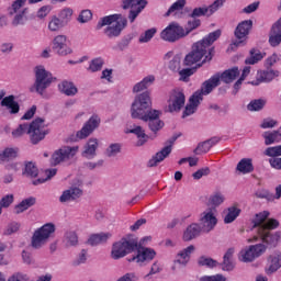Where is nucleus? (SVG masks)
Wrapping results in <instances>:
<instances>
[{
    "instance_id": "nucleus-1",
    "label": "nucleus",
    "mask_w": 281,
    "mask_h": 281,
    "mask_svg": "<svg viewBox=\"0 0 281 281\" xmlns=\"http://www.w3.org/2000/svg\"><path fill=\"white\" fill-rule=\"evenodd\" d=\"M153 106V100L150 99V92L144 91L137 94L131 106V115L134 120H143L147 122L149 131L151 133H159L164 128V122L159 120L161 112L159 110H149L147 109Z\"/></svg>"
},
{
    "instance_id": "nucleus-2",
    "label": "nucleus",
    "mask_w": 281,
    "mask_h": 281,
    "mask_svg": "<svg viewBox=\"0 0 281 281\" xmlns=\"http://www.w3.org/2000/svg\"><path fill=\"white\" fill-rule=\"evenodd\" d=\"M218 38H221V32L217 30L210 33L202 41L193 44L192 52L184 57V65L187 67H192V65H196V63L201 60L203 63H210V60H212V49H210V45L215 41H218Z\"/></svg>"
},
{
    "instance_id": "nucleus-3",
    "label": "nucleus",
    "mask_w": 281,
    "mask_h": 281,
    "mask_svg": "<svg viewBox=\"0 0 281 281\" xmlns=\"http://www.w3.org/2000/svg\"><path fill=\"white\" fill-rule=\"evenodd\" d=\"M218 38H221V32L217 30L210 33L202 41L193 44L192 52L184 57V65L187 67H192V65H196V63L201 60L203 63H210V60H212V49H210V45L215 41H218Z\"/></svg>"
},
{
    "instance_id": "nucleus-4",
    "label": "nucleus",
    "mask_w": 281,
    "mask_h": 281,
    "mask_svg": "<svg viewBox=\"0 0 281 281\" xmlns=\"http://www.w3.org/2000/svg\"><path fill=\"white\" fill-rule=\"evenodd\" d=\"M218 85H221V74H216L209 80L204 81L201 89L195 91L189 99V103L183 111L182 117H188L193 115V113H196L199 104L203 102V97L210 95V93H212V91H214Z\"/></svg>"
},
{
    "instance_id": "nucleus-5",
    "label": "nucleus",
    "mask_w": 281,
    "mask_h": 281,
    "mask_svg": "<svg viewBox=\"0 0 281 281\" xmlns=\"http://www.w3.org/2000/svg\"><path fill=\"white\" fill-rule=\"evenodd\" d=\"M126 18H123L121 14H112L103 16L98 22V27H104V25H108L104 30L105 36H108V38H115L122 34V30L126 27Z\"/></svg>"
},
{
    "instance_id": "nucleus-6",
    "label": "nucleus",
    "mask_w": 281,
    "mask_h": 281,
    "mask_svg": "<svg viewBox=\"0 0 281 281\" xmlns=\"http://www.w3.org/2000/svg\"><path fill=\"white\" fill-rule=\"evenodd\" d=\"M35 82L29 88L31 93H38L43 95L45 89H47L54 82V76L45 69V66H36L34 69Z\"/></svg>"
},
{
    "instance_id": "nucleus-7",
    "label": "nucleus",
    "mask_w": 281,
    "mask_h": 281,
    "mask_svg": "<svg viewBox=\"0 0 281 281\" xmlns=\"http://www.w3.org/2000/svg\"><path fill=\"white\" fill-rule=\"evenodd\" d=\"M56 234V224L46 223L42 227L34 231L31 245L33 249H42L46 243Z\"/></svg>"
},
{
    "instance_id": "nucleus-8",
    "label": "nucleus",
    "mask_w": 281,
    "mask_h": 281,
    "mask_svg": "<svg viewBox=\"0 0 281 281\" xmlns=\"http://www.w3.org/2000/svg\"><path fill=\"white\" fill-rule=\"evenodd\" d=\"M135 249H137V239L134 237H125L113 244L111 256L113 260H120V258L133 254Z\"/></svg>"
},
{
    "instance_id": "nucleus-9",
    "label": "nucleus",
    "mask_w": 281,
    "mask_h": 281,
    "mask_svg": "<svg viewBox=\"0 0 281 281\" xmlns=\"http://www.w3.org/2000/svg\"><path fill=\"white\" fill-rule=\"evenodd\" d=\"M252 27V20H244L237 24L234 32L236 41L232 43V49L235 47H245V45H247V38H249V33L251 32Z\"/></svg>"
},
{
    "instance_id": "nucleus-10",
    "label": "nucleus",
    "mask_w": 281,
    "mask_h": 281,
    "mask_svg": "<svg viewBox=\"0 0 281 281\" xmlns=\"http://www.w3.org/2000/svg\"><path fill=\"white\" fill-rule=\"evenodd\" d=\"M267 251V245L259 243L244 247L237 255L239 262H254L256 258H260Z\"/></svg>"
},
{
    "instance_id": "nucleus-11",
    "label": "nucleus",
    "mask_w": 281,
    "mask_h": 281,
    "mask_svg": "<svg viewBox=\"0 0 281 281\" xmlns=\"http://www.w3.org/2000/svg\"><path fill=\"white\" fill-rule=\"evenodd\" d=\"M218 211L216 207H207L201 214L199 218V225L205 234L212 232L218 224Z\"/></svg>"
},
{
    "instance_id": "nucleus-12",
    "label": "nucleus",
    "mask_w": 281,
    "mask_h": 281,
    "mask_svg": "<svg viewBox=\"0 0 281 281\" xmlns=\"http://www.w3.org/2000/svg\"><path fill=\"white\" fill-rule=\"evenodd\" d=\"M45 135H47V128L43 119H35L29 124V136L32 144H38V142L45 139Z\"/></svg>"
},
{
    "instance_id": "nucleus-13",
    "label": "nucleus",
    "mask_w": 281,
    "mask_h": 281,
    "mask_svg": "<svg viewBox=\"0 0 281 281\" xmlns=\"http://www.w3.org/2000/svg\"><path fill=\"white\" fill-rule=\"evenodd\" d=\"M78 146H63L52 155V164L58 166V164H63L64 161H70L75 155H78Z\"/></svg>"
},
{
    "instance_id": "nucleus-14",
    "label": "nucleus",
    "mask_w": 281,
    "mask_h": 281,
    "mask_svg": "<svg viewBox=\"0 0 281 281\" xmlns=\"http://www.w3.org/2000/svg\"><path fill=\"white\" fill-rule=\"evenodd\" d=\"M186 29L183 26L172 22L160 33V38L168 43H176L179 38L186 37Z\"/></svg>"
},
{
    "instance_id": "nucleus-15",
    "label": "nucleus",
    "mask_w": 281,
    "mask_h": 281,
    "mask_svg": "<svg viewBox=\"0 0 281 281\" xmlns=\"http://www.w3.org/2000/svg\"><path fill=\"white\" fill-rule=\"evenodd\" d=\"M136 249L137 254L127 260L128 262H135L138 267H146V265L155 260V256H157V252L153 248L139 247Z\"/></svg>"
},
{
    "instance_id": "nucleus-16",
    "label": "nucleus",
    "mask_w": 281,
    "mask_h": 281,
    "mask_svg": "<svg viewBox=\"0 0 281 281\" xmlns=\"http://www.w3.org/2000/svg\"><path fill=\"white\" fill-rule=\"evenodd\" d=\"M146 5H148V1L146 0H123L124 10H128V8L131 9L128 15L131 23L135 22V19L139 16Z\"/></svg>"
},
{
    "instance_id": "nucleus-17",
    "label": "nucleus",
    "mask_w": 281,
    "mask_h": 281,
    "mask_svg": "<svg viewBox=\"0 0 281 281\" xmlns=\"http://www.w3.org/2000/svg\"><path fill=\"white\" fill-rule=\"evenodd\" d=\"M100 116L98 114H93L81 127L80 131L77 132V139H87L93 131L100 127Z\"/></svg>"
},
{
    "instance_id": "nucleus-18",
    "label": "nucleus",
    "mask_w": 281,
    "mask_h": 281,
    "mask_svg": "<svg viewBox=\"0 0 281 281\" xmlns=\"http://www.w3.org/2000/svg\"><path fill=\"white\" fill-rule=\"evenodd\" d=\"M258 240L270 245V247H276L281 240V232L278 231L273 234H271L270 232H262L258 235H255L252 238H248V243H258Z\"/></svg>"
},
{
    "instance_id": "nucleus-19",
    "label": "nucleus",
    "mask_w": 281,
    "mask_h": 281,
    "mask_svg": "<svg viewBox=\"0 0 281 281\" xmlns=\"http://www.w3.org/2000/svg\"><path fill=\"white\" fill-rule=\"evenodd\" d=\"M53 50L57 56H69V54H74V50L69 45H67V36L57 35L53 40Z\"/></svg>"
},
{
    "instance_id": "nucleus-20",
    "label": "nucleus",
    "mask_w": 281,
    "mask_h": 281,
    "mask_svg": "<svg viewBox=\"0 0 281 281\" xmlns=\"http://www.w3.org/2000/svg\"><path fill=\"white\" fill-rule=\"evenodd\" d=\"M83 194L82 188L80 186H71L70 188L64 190L59 196V203H74L78 201Z\"/></svg>"
},
{
    "instance_id": "nucleus-21",
    "label": "nucleus",
    "mask_w": 281,
    "mask_h": 281,
    "mask_svg": "<svg viewBox=\"0 0 281 281\" xmlns=\"http://www.w3.org/2000/svg\"><path fill=\"white\" fill-rule=\"evenodd\" d=\"M186 104V95L183 92L176 91L169 98L168 110L170 113L181 111Z\"/></svg>"
},
{
    "instance_id": "nucleus-22",
    "label": "nucleus",
    "mask_w": 281,
    "mask_h": 281,
    "mask_svg": "<svg viewBox=\"0 0 281 281\" xmlns=\"http://www.w3.org/2000/svg\"><path fill=\"white\" fill-rule=\"evenodd\" d=\"M241 212H243V210L240 209V205L238 203H235V204L226 207L223 211V218H224L225 225H229V224L234 223V221H236V218H238V216H240Z\"/></svg>"
},
{
    "instance_id": "nucleus-23",
    "label": "nucleus",
    "mask_w": 281,
    "mask_h": 281,
    "mask_svg": "<svg viewBox=\"0 0 281 281\" xmlns=\"http://www.w3.org/2000/svg\"><path fill=\"white\" fill-rule=\"evenodd\" d=\"M125 133L126 135L128 134L136 135L138 139L136 143V146H144V144L148 142V135H146V131L143 130V127L139 125H133L131 127H126Z\"/></svg>"
},
{
    "instance_id": "nucleus-24",
    "label": "nucleus",
    "mask_w": 281,
    "mask_h": 281,
    "mask_svg": "<svg viewBox=\"0 0 281 281\" xmlns=\"http://www.w3.org/2000/svg\"><path fill=\"white\" fill-rule=\"evenodd\" d=\"M170 153H172V145L165 146L160 151L156 153L155 156L151 157L148 161L149 168H155V166H159L164 159H166Z\"/></svg>"
},
{
    "instance_id": "nucleus-25",
    "label": "nucleus",
    "mask_w": 281,
    "mask_h": 281,
    "mask_svg": "<svg viewBox=\"0 0 281 281\" xmlns=\"http://www.w3.org/2000/svg\"><path fill=\"white\" fill-rule=\"evenodd\" d=\"M281 43V18L274 22L269 34V44L271 47H278Z\"/></svg>"
},
{
    "instance_id": "nucleus-26",
    "label": "nucleus",
    "mask_w": 281,
    "mask_h": 281,
    "mask_svg": "<svg viewBox=\"0 0 281 281\" xmlns=\"http://www.w3.org/2000/svg\"><path fill=\"white\" fill-rule=\"evenodd\" d=\"M203 232V228H201L200 224L193 223L187 227V229L183 232L182 240L184 243H190V240H194Z\"/></svg>"
},
{
    "instance_id": "nucleus-27",
    "label": "nucleus",
    "mask_w": 281,
    "mask_h": 281,
    "mask_svg": "<svg viewBox=\"0 0 281 281\" xmlns=\"http://www.w3.org/2000/svg\"><path fill=\"white\" fill-rule=\"evenodd\" d=\"M155 75H148L144 77L139 82L135 83L133 87V93H142V91H146L149 87L155 85Z\"/></svg>"
},
{
    "instance_id": "nucleus-28",
    "label": "nucleus",
    "mask_w": 281,
    "mask_h": 281,
    "mask_svg": "<svg viewBox=\"0 0 281 281\" xmlns=\"http://www.w3.org/2000/svg\"><path fill=\"white\" fill-rule=\"evenodd\" d=\"M268 216H271L269 211H263L255 215V218L252 220V232H255V234H260V227L267 224Z\"/></svg>"
},
{
    "instance_id": "nucleus-29",
    "label": "nucleus",
    "mask_w": 281,
    "mask_h": 281,
    "mask_svg": "<svg viewBox=\"0 0 281 281\" xmlns=\"http://www.w3.org/2000/svg\"><path fill=\"white\" fill-rule=\"evenodd\" d=\"M1 106H5V109H8L9 113H11V115H16V113H19V111H21V106L19 105V102H16V100H14V95H9V97H4L1 100Z\"/></svg>"
},
{
    "instance_id": "nucleus-30",
    "label": "nucleus",
    "mask_w": 281,
    "mask_h": 281,
    "mask_svg": "<svg viewBox=\"0 0 281 281\" xmlns=\"http://www.w3.org/2000/svg\"><path fill=\"white\" fill-rule=\"evenodd\" d=\"M237 172L239 175H251L254 172V159L251 158H243L236 166Z\"/></svg>"
},
{
    "instance_id": "nucleus-31",
    "label": "nucleus",
    "mask_w": 281,
    "mask_h": 281,
    "mask_svg": "<svg viewBox=\"0 0 281 281\" xmlns=\"http://www.w3.org/2000/svg\"><path fill=\"white\" fill-rule=\"evenodd\" d=\"M281 268V255H271L268 259V265L266 267V273L271 276L276 273Z\"/></svg>"
},
{
    "instance_id": "nucleus-32",
    "label": "nucleus",
    "mask_w": 281,
    "mask_h": 281,
    "mask_svg": "<svg viewBox=\"0 0 281 281\" xmlns=\"http://www.w3.org/2000/svg\"><path fill=\"white\" fill-rule=\"evenodd\" d=\"M195 249L196 248L194 247V245H190L187 248L180 250L177 255L176 262H178L179 265H188V262H190V257L192 256V254H194Z\"/></svg>"
},
{
    "instance_id": "nucleus-33",
    "label": "nucleus",
    "mask_w": 281,
    "mask_h": 281,
    "mask_svg": "<svg viewBox=\"0 0 281 281\" xmlns=\"http://www.w3.org/2000/svg\"><path fill=\"white\" fill-rule=\"evenodd\" d=\"M98 150V138H90L85 146L82 157L86 159H93L95 157V151Z\"/></svg>"
},
{
    "instance_id": "nucleus-34",
    "label": "nucleus",
    "mask_w": 281,
    "mask_h": 281,
    "mask_svg": "<svg viewBox=\"0 0 281 281\" xmlns=\"http://www.w3.org/2000/svg\"><path fill=\"white\" fill-rule=\"evenodd\" d=\"M58 89L60 93H64V95H68L70 98H72L74 95H76V93H78V88L76 87V85H74V82L68 80L61 81L58 85Z\"/></svg>"
},
{
    "instance_id": "nucleus-35",
    "label": "nucleus",
    "mask_w": 281,
    "mask_h": 281,
    "mask_svg": "<svg viewBox=\"0 0 281 281\" xmlns=\"http://www.w3.org/2000/svg\"><path fill=\"white\" fill-rule=\"evenodd\" d=\"M18 156L19 148L7 147L0 151V164H8V161H12V159H16Z\"/></svg>"
},
{
    "instance_id": "nucleus-36",
    "label": "nucleus",
    "mask_w": 281,
    "mask_h": 281,
    "mask_svg": "<svg viewBox=\"0 0 281 281\" xmlns=\"http://www.w3.org/2000/svg\"><path fill=\"white\" fill-rule=\"evenodd\" d=\"M278 76H280V71L268 68L267 70L258 71L257 80H259V82H271L274 78H278Z\"/></svg>"
},
{
    "instance_id": "nucleus-37",
    "label": "nucleus",
    "mask_w": 281,
    "mask_h": 281,
    "mask_svg": "<svg viewBox=\"0 0 281 281\" xmlns=\"http://www.w3.org/2000/svg\"><path fill=\"white\" fill-rule=\"evenodd\" d=\"M238 76H240V71L238 70V67H234L221 74L220 80H222L226 85H229V82H234V80H236Z\"/></svg>"
},
{
    "instance_id": "nucleus-38",
    "label": "nucleus",
    "mask_w": 281,
    "mask_h": 281,
    "mask_svg": "<svg viewBox=\"0 0 281 281\" xmlns=\"http://www.w3.org/2000/svg\"><path fill=\"white\" fill-rule=\"evenodd\" d=\"M234 254H236V250L234 248H228L226 250L223 260L224 271H232V269H234Z\"/></svg>"
},
{
    "instance_id": "nucleus-39",
    "label": "nucleus",
    "mask_w": 281,
    "mask_h": 281,
    "mask_svg": "<svg viewBox=\"0 0 281 281\" xmlns=\"http://www.w3.org/2000/svg\"><path fill=\"white\" fill-rule=\"evenodd\" d=\"M265 144L266 146H271V144H278L281 139V130L273 132L263 133Z\"/></svg>"
},
{
    "instance_id": "nucleus-40",
    "label": "nucleus",
    "mask_w": 281,
    "mask_h": 281,
    "mask_svg": "<svg viewBox=\"0 0 281 281\" xmlns=\"http://www.w3.org/2000/svg\"><path fill=\"white\" fill-rule=\"evenodd\" d=\"M265 56H267V53L252 48L250 50V57L246 58L245 63L246 65H256V63H260Z\"/></svg>"
},
{
    "instance_id": "nucleus-41",
    "label": "nucleus",
    "mask_w": 281,
    "mask_h": 281,
    "mask_svg": "<svg viewBox=\"0 0 281 281\" xmlns=\"http://www.w3.org/2000/svg\"><path fill=\"white\" fill-rule=\"evenodd\" d=\"M25 3L27 0H15L12 5L9 8V14L14 16L16 13L27 12V8H25Z\"/></svg>"
},
{
    "instance_id": "nucleus-42",
    "label": "nucleus",
    "mask_w": 281,
    "mask_h": 281,
    "mask_svg": "<svg viewBox=\"0 0 281 281\" xmlns=\"http://www.w3.org/2000/svg\"><path fill=\"white\" fill-rule=\"evenodd\" d=\"M71 16H74V9L66 7L61 10H59L57 19L60 20V22L67 26L69 24V21H71Z\"/></svg>"
},
{
    "instance_id": "nucleus-43",
    "label": "nucleus",
    "mask_w": 281,
    "mask_h": 281,
    "mask_svg": "<svg viewBox=\"0 0 281 281\" xmlns=\"http://www.w3.org/2000/svg\"><path fill=\"white\" fill-rule=\"evenodd\" d=\"M111 238V233H99L91 235L88 239L89 245H101V243H106Z\"/></svg>"
},
{
    "instance_id": "nucleus-44",
    "label": "nucleus",
    "mask_w": 281,
    "mask_h": 281,
    "mask_svg": "<svg viewBox=\"0 0 281 281\" xmlns=\"http://www.w3.org/2000/svg\"><path fill=\"white\" fill-rule=\"evenodd\" d=\"M47 27L49 32H60L65 24L58 19V15H53L48 21Z\"/></svg>"
},
{
    "instance_id": "nucleus-45",
    "label": "nucleus",
    "mask_w": 281,
    "mask_h": 281,
    "mask_svg": "<svg viewBox=\"0 0 281 281\" xmlns=\"http://www.w3.org/2000/svg\"><path fill=\"white\" fill-rule=\"evenodd\" d=\"M64 243L66 247H76L78 245V234H76V231H67L64 235Z\"/></svg>"
},
{
    "instance_id": "nucleus-46",
    "label": "nucleus",
    "mask_w": 281,
    "mask_h": 281,
    "mask_svg": "<svg viewBox=\"0 0 281 281\" xmlns=\"http://www.w3.org/2000/svg\"><path fill=\"white\" fill-rule=\"evenodd\" d=\"M34 203H36L35 198H26V199L22 200L21 203H19L15 206L16 214H21V213L25 212V210H30V207H32V205H34Z\"/></svg>"
},
{
    "instance_id": "nucleus-47",
    "label": "nucleus",
    "mask_w": 281,
    "mask_h": 281,
    "mask_svg": "<svg viewBox=\"0 0 281 281\" xmlns=\"http://www.w3.org/2000/svg\"><path fill=\"white\" fill-rule=\"evenodd\" d=\"M183 8H186V0H177L173 4H171L166 15L167 16H170V14L177 15L179 14V12H181V10H183Z\"/></svg>"
},
{
    "instance_id": "nucleus-48",
    "label": "nucleus",
    "mask_w": 281,
    "mask_h": 281,
    "mask_svg": "<svg viewBox=\"0 0 281 281\" xmlns=\"http://www.w3.org/2000/svg\"><path fill=\"white\" fill-rule=\"evenodd\" d=\"M120 153H122L121 143H112L108 146L105 150L106 157H117Z\"/></svg>"
},
{
    "instance_id": "nucleus-49",
    "label": "nucleus",
    "mask_w": 281,
    "mask_h": 281,
    "mask_svg": "<svg viewBox=\"0 0 281 281\" xmlns=\"http://www.w3.org/2000/svg\"><path fill=\"white\" fill-rule=\"evenodd\" d=\"M103 66H104V58L95 57L90 61L88 71L95 74V71H100Z\"/></svg>"
},
{
    "instance_id": "nucleus-50",
    "label": "nucleus",
    "mask_w": 281,
    "mask_h": 281,
    "mask_svg": "<svg viewBox=\"0 0 281 281\" xmlns=\"http://www.w3.org/2000/svg\"><path fill=\"white\" fill-rule=\"evenodd\" d=\"M225 203V195L223 193H215L209 198V205L211 207H218V205H223Z\"/></svg>"
},
{
    "instance_id": "nucleus-51",
    "label": "nucleus",
    "mask_w": 281,
    "mask_h": 281,
    "mask_svg": "<svg viewBox=\"0 0 281 281\" xmlns=\"http://www.w3.org/2000/svg\"><path fill=\"white\" fill-rule=\"evenodd\" d=\"M263 155L271 157V159H278V157H281V145L266 148Z\"/></svg>"
},
{
    "instance_id": "nucleus-52",
    "label": "nucleus",
    "mask_w": 281,
    "mask_h": 281,
    "mask_svg": "<svg viewBox=\"0 0 281 281\" xmlns=\"http://www.w3.org/2000/svg\"><path fill=\"white\" fill-rule=\"evenodd\" d=\"M278 227H280V222H278L276 218H270L265 225L259 227V233L269 232V229H278Z\"/></svg>"
},
{
    "instance_id": "nucleus-53",
    "label": "nucleus",
    "mask_w": 281,
    "mask_h": 281,
    "mask_svg": "<svg viewBox=\"0 0 281 281\" xmlns=\"http://www.w3.org/2000/svg\"><path fill=\"white\" fill-rule=\"evenodd\" d=\"M14 137H22V135H30V124H20L15 130L12 131Z\"/></svg>"
},
{
    "instance_id": "nucleus-54",
    "label": "nucleus",
    "mask_w": 281,
    "mask_h": 281,
    "mask_svg": "<svg viewBox=\"0 0 281 281\" xmlns=\"http://www.w3.org/2000/svg\"><path fill=\"white\" fill-rule=\"evenodd\" d=\"M155 34H157V29L155 27L145 31L144 33L140 34L138 38V43H149V41H153V37L155 36Z\"/></svg>"
},
{
    "instance_id": "nucleus-55",
    "label": "nucleus",
    "mask_w": 281,
    "mask_h": 281,
    "mask_svg": "<svg viewBox=\"0 0 281 281\" xmlns=\"http://www.w3.org/2000/svg\"><path fill=\"white\" fill-rule=\"evenodd\" d=\"M223 5H225V0H215L211 5L206 7L209 16H212V14L218 12Z\"/></svg>"
},
{
    "instance_id": "nucleus-56",
    "label": "nucleus",
    "mask_w": 281,
    "mask_h": 281,
    "mask_svg": "<svg viewBox=\"0 0 281 281\" xmlns=\"http://www.w3.org/2000/svg\"><path fill=\"white\" fill-rule=\"evenodd\" d=\"M201 267H209V269H214L218 262L210 257H200L198 260Z\"/></svg>"
},
{
    "instance_id": "nucleus-57",
    "label": "nucleus",
    "mask_w": 281,
    "mask_h": 281,
    "mask_svg": "<svg viewBox=\"0 0 281 281\" xmlns=\"http://www.w3.org/2000/svg\"><path fill=\"white\" fill-rule=\"evenodd\" d=\"M190 16L191 19H199V16H210V13L207 12V7L204 5L193 9Z\"/></svg>"
},
{
    "instance_id": "nucleus-58",
    "label": "nucleus",
    "mask_w": 281,
    "mask_h": 281,
    "mask_svg": "<svg viewBox=\"0 0 281 281\" xmlns=\"http://www.w3.org/2000/svg\"><path fill=\"white\" fill-rule=\"evenodd\" d=\"M19 229H21V224L12 222L4 228L3 236H12V234H16Z\"/></svg>"
},
{
    "instance_id": "nucleus-59",
    "label": "nucleus",
    "mask_w": 281,
    "mask_h": 281,
    "mask_svg": "<svg viewBox=\"0 0 281 281\" xmlns=\"http://www.w3.org/2000/svg\"><path fill=\"white\" fill-rule=\"evenodd\" d=\"M248 111H261V109H265V100L257 99L250 101V103L247 105Z\"/></svg>"
},
{
    "instance_id": "nucleus-60",
    "label": "nucleus",
    "mask_w": 281,
    "mask_h": 281,
    "mask_svg": "<svg viewBox=\"0 0 281 281\" xmlns=\"http://www.w3.org/2000/svg\"><path fill=\"white\" fill-rule=\"evenodd\" d=\"M56 169H48L45 171L46 178H38L37 180L33 181L34 186H40V183H45V181H49L53 177H56Z\"/></svg>"
},
{
    "instance_id": "nucleus-61",
    "label": "nucleus",
    "mask_w": 281,
    "mask_h": 281,
    "mask_svg": "<svg viewBox=\"0 0 281 281\" xmlns=\"http://www.w3.org/2000/svg\"><path fill=\"white\" fill-rule=\"evenodd\" d=\"M200 25H201V20L196 18H193L192 20H190L187 24V27L184 29L186 36H188V34H190L192 30H196V27H199Z\"/></svg>"
},
{
    "instance_id": "nucleus-62",
    "label": "nucleus",
    "mask_w": 281,
    "mask_h": 281,
    "mask_svg": "<svg viewBox=\"0 0 281 281\" xmlns=\"http://www.w3.org/2000/svg\"><path fill=\"white\" fill-rule=\"evenodd\" d=\"M24 175L27 177H38V168L34 165V162H27L25 165Z\"/></svg>"
},
{
    "instance_id": "nucleus-63",
    "label": "nucleus",
    "mask_w": 281,
    "mask_h": 281,
    "mask_svg": "<svg viewBox=\"0 0 281 281\" xmlns=\"http://www.w3.org/2000/svg\"><path fill=\"white\" fill-rule=\"evenodd\" d=\"M211 148H212V145L210 143H207V140H205L198 145L194 153L196 155H205V153H210Z\"/></svg>"
},
{
    "instance_id": "nucleus-64",
    "label": "nucleus",
    "mask_w": 281,
    "mask_h": 281,
    "mask_svg": "<svg viewBox=\"0 0 281 281\" xmlns=\"http://www.w3.org/2000/svg\"><path fill=\"white\" fill-rule=\"evenodd\" d=\"M14 203V194H7L1 198L0 200V207L3 209H8L10 207V205Z\"/></svg>"
}]
</instances>
